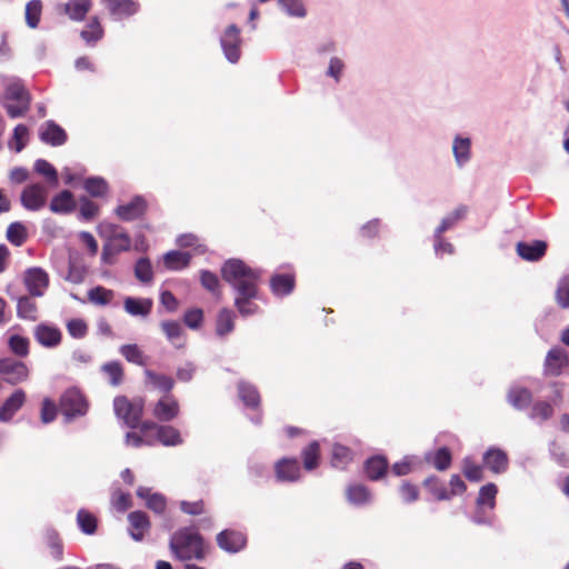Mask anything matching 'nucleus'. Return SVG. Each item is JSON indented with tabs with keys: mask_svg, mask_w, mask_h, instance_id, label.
Masks as SVG:
<instances>
[{
	"mask_svg": "<svg viewBox=\"0 0 569 569\" xmlns=\"http://www.w3.org/2000/svg\"><path fill=\"white\" fill-rule=\"evenodd\" d=\"M89 302L96 306H107L114 298V291L102 286H97L87 292Z\"/></svg>",
	"mask_w": 569,
	"mask_h": 569,
	"instance_id": "nucleus-39",
	"label": "nucleus"
},
{
	"mask_svg": "<svg viewBox=\"0 0 569 569\" xmlns=\"http://www.w3.org/2000/svg\"><path fill=\"white\" fill-rule=\"evenodd\" d=\"M129 532L132 539L141 541L150 529V521L143 511H132L128 515Z\"/></svg>",
	"mask_w": 569,
	"mask_h": 569,
	"instance_id": "nucleus-23",
	"label": "nucleus"
},
{
	"mask_svg": "<svg viewBox=\"0 0 569 569\" xmlns=\"http://www.w3.org/2000/svg\"><path fill=\"white\" fill-rule=\"evenodd\" d=\"M301 459L303 468L308 471H312L318 468L320 462V445L318 441H311L301 451Z\"/></svg>",
	"mask_w": 569,
	"mask_h": 569,
	"instance_id": "nucleus-35",
	"label": "nucleus"
},
{
	"mask_svg": "<svg viewBox=\"0 0 569 569\" xmlns=\"http://www.w3.org/2000/svg\"><path fill=\"white\" fill-rule=\"evenodd\" d=\"M347 499L353 505H363L370 500V491L363 485H352L347 488Z\"/></svg>",
	"mask_w": 569,
	"mask_h": 569,
	"instance_id": "nucleus-49",
	"label": "nucleus"
},
{
	"mask_svg": "<svg viewBox=\"0 0 569 569\" xmlns=\"http://www.w3.org/2000/svg\"><path fill=\"white\" fill-rule=\"evenodd\" d=\"M161 329L166 337L178 348L183 346L182 327L178 321L167 320L161 322Z\"/></svg>",
	"mask_w": 569,
	"mask_h": 569,
	"instance_id": "nucleus-41",
	"label": "nucleus"
},
{
	"mask_svg": "<svg viewBox=\"0 0 569 569\" xmlns=\"http://www.w3.org/2000/svg\"><path fill=\"white\" fill-rule=\"evenodd\" d=\"M450 490H448L443 481L436 477L429 476L423 480L426 490L439 501L450 500L455 496H460L466 492L467 485L459 475H452L449 480Z\"/></svg>",
	"mask_w": 569,
	"mask_h": 569,
	"instance_id": "nucleus-5",
	"label": "nucleus"
},
{
	"mask_svg": "<svg viewBox=\"0 0 569 569\" xmlns=\"http://www.w3.org/2000/svg\"><path fill=\"white\" fill-rule=\"evenodd\" d=\"M34 170L47 178L48 182L52 184L58 183V172L56 168L44 159H39L34 163Z\"/></svg>",
	"mask_w": 569,
	"mask_h": 569,
	"instance_id": "nucleus-58",
	"label": "nucleus"
},
{
	"mask_svg": "<svg viewBox=\"0 0 569 569\" xmlns=\"http://www.w3.org/2000/svg\"><path fill=\"white\" fill-rule=\"evenodd\" d=\"M220 42L226 58L232 63L238 62L241 56L240 29L236 24H230L223 32Z\"/></svg>",
	"mask_w": 569,
	"mask_h": 569,
	"instance_id": "nucleus-10",
	"label": "nucleus"
},
{
	"mask_svg": "<svg viewBox=\"0 0 569 569\" xmlns=\"http://www.w3.org/2000/svg\"><path fill=\"white\" fill-rule=\"evenodd\" d=\"M483 467L492 473H502L508 469L509 459L507 453L499 448H489L482 458Z\"/></svg>",
	"mask_w": 569,
	"mask_h": 569,
	"instance_id": "nucleus-19",
	"label": "nucleus"
},
{
	"mask_svg": "<svg viewBox=\"0 0 569 569\" xmlns=\"http://www.w3.org/2000/svg\"><path fill=\"white\" fill-rule=\"evenodd\" d=\"M278 2L281 9L290 16L299 18L306 16V9L301 0H278Z\"/></svg>",
	"mask_w": 569,
	"mask_h": 569,
	"instance_id": "nucleus-61",
	"label": "nucleus"
},
{
	"mask_svg": "<svg viewBox=\"0 0 569 569\" xmlns=\"http://www.w3.org/2000/svg\"><path fill=\"white\" fill-rule=\"evenodd\" d=\"M203 321V311L200 308L187 310L183 316V322L190 329H198Z\"/></svg>",
	"mask_w": 569,
	"mask_h": 569,
	"instance_id": "nucleus-63",
	"label": "nucleus"
},
{
	"mask_svg": "<svg viewBox=\"0 0 569 569\" xmlns=\"http://www.w3.org/2000/svg\"><path fill=\"white\" fill-rule=\"evenodd\" d=\"M108 9L114 16H132L138 11V3L132 0H106Z\"/></svg>",
	"mask_w": 569,
	"mask_h": 569,
	"instance_id": "nucleus-43",
	"label": "nucleus"
},
{
	"mask_svg": "<svg viewBox=\"0 0 569 569\" xmlns=\"http://www.w3.org/2000/svg\"><path fill=\"white\" fill-rule=\"evenodd\" d=\"M147 210V200L142 196H134L129 202L118 206L114 213L122 221H133L142 218Z\"/></svg>",
	"mask_w": 569,
	"mask_h": 569,
	"instance_id": "nucleus-13",
	"label": "nucleus"
},
{
	"mask_svg": "<svg viewBox=\"0 0 569 569\" xmlns=\"http://www.w3.org/2000/svg\"><path fill=\"white\" fill-rule=\"evenodd\" d=\"M467 213V207L461 206L445 217L435 232V250H439L442 246V233L452 228L459 220L463 219Z\"/></svg>",
	"mask_w": 569,
	"mask_h": 569,
	"instance_id": "nucleus-25",
	"label": "nucleus"
},
{
	"mask_svg": "<svg viewBox=\"0 0 569 569\" xmlns=\"http://www.w3.org/2000/svg\"><path fill=\"white\" fill-rule=\"evenodd\" d=\"M6 236L11 244L20 247L27 241L28 231L21 222H12L8 226Z\"/></svg>",
	"mask_w": 569,
	"mask_h": 569,
	"instance_id": "nucleus-46",
	"label": "nucleus"
},
{
	"mask_svg": "<svg viewBox=\"0 0 569 569\" xmlns=\"http://www.w3.org/2000/svg\"><path fill=\"white\" fill-rule=\"evenodd\" d=\"M134 274L141 282H150L153 277L152 267L147 258H140L134 267Z\"/></svg>",
	"mask_w": 569,
	"mask_h": 569,
	"instance_id": "nucleus-60",
	"label": "nucleus"
},
{
	"mask_svg": "<svg viewBox=\"0 0 569 569\" xmlns=\"http://www.w3.org/2000/svg\"><path fill=\"white\" fill-rule=\"evenodd\" d=\"M216 541L220 549L229 553H236L246 547L247 537L239 530L224 529L217 535Z\"/></svg>",
	"mask_w": 569,
	"mask_h": 569,
	"instance_id": "nucleus-14",
	"label": "nucleus"
},
{
	"mask_svg": "<svg viewBox=\"0 0 569 569\" xmlns=\"http://www.w3.org/2000/svg\"><path fill=\"white\" fill-rule=\"evenodd\" d=\"M157 438L163 446H178L182 443L179 430L169 425H161L158 428Z\"/></svg>",
	"mask_w": 569,
	"mask_h": 569,
	"instance_id": "nucleus-40",
	"label": "nucleus"
},
{
	"mask_svg": "<svg viewBox=\"0 0 569 569\" xmlns=\"http://www.w3.org/2000/svg\"><path fill=\"white\" fill-rule=\"evenodd\" d=\"M42 13V2L41 0H31L26 4V22L27 24L34 29L38 27L40 22Z\"/></svg>",
	"mask_w": 569,
	"mask_h": 569,
	"instance_id": "nucleus-50",
	"label": "nucleus"
},
{
	"mask_svg": "<svg viewBox=\"0 0 569 569\" xmlns=\"http://www.w3.org/2000/svg\"><path fill=\"white\" fill-rule=\"evenodd\" d=\"M33 336L37 342L46 348H54L62 340L61 331L57 327L46 323L38 325L33 330Z\"/></svg>",
	"mask_w": 569,
	"mask_h": 569,
	"instance_id": "nucleus-20",
	"label": "nucleus"
},
{
	"mask_svg": "<svg viewBox=\"0 0 569 569\" xmlns=\"http://www.w3.org/2000/svg\"><path fill=\"white\" fill-rule=\"evenodd\" d=\"M452 150L459 164L467 162L470 158V140L468 138H456Z\"/></svg>",
	"mask_w": 569,
	"mask_h": 569,
	"instance_id": "nucleus-54",
	"label": "nucleus"
},
{
	"mask_svg": "<svg viewBox=\"0 0 569 569\" xmlns=\"http://www.w3.org/2000/svg\"><path fill=\"white\" fill-rule=\"evenodd\" d=\"M191 256L188 252L170 251L164 254V266L170 270L186 268L190 262Z\"/></svg>",
	"mask_w": 569,
	"mask_h": 569,
	"instance_id": "nucleus-45",
	"label": "nucleus"
},
{
	"mask_svg": "<svg viewBox=\"0 0 569 569\" xmlns=\"http://www.w3.org/2000/svg\"><path fill=\"white\" fill-rule=\"evenodd\" d=\"M556 301L560 308H569V274L563 276L558 282Z\"/></svg>",
	"mask_w": 569,
	"mask_h": 569,
	"instance_id": "nucleus-57",
	"label": "nucleus"
},
{
	"mask_svg": "<svg viewBox=\"0 0 569 569\" xmlns=\"http://www.w3.org/2000/svg\"><path fill=\"white\" fill-rule=\"evenodd\" d=\"M67 330L72 338L82 339L88 332V326L83 319L74 318L67 322Z\"/></svg>",
	"mask_w": 569,
	"mask_h": 569,
	"instance_id": "nucleus-62",
	"label": "nucleus"
},
{
	"mask_svg": "<svg viewBox=\"0 0 569 569\" xmlns=\"http://www.w3.org/2000/svg\"><path fill=\"white\" fill-rule=\"evenodd\" d=\"M238 393L240 399L247 407L257 409L260 406V393L254 386L246 382H240L238 385Z\"/></svg>",
	"mask_w": 569,
	"mask_h": 569,
	"instance_id": "nucleus-37",
	"label": "nucleus"
},
{
	"mask_svg": "<svg viewBox=\"0 0 569 569\" xmlns=\"http://www.w3.org/2000/svg\"><path fill=\"white\" fill-rule=\"evenodd\" d=\"M170 549L179 560L189 561L204 559L210 548L199 532L182 528L172 535Z\"/></svg>",
	"mask_w": 569,
	"mask_h": 569,
	"instance_id": "nucleus-2",
	"label": "nucleus"
},
{
	"mask_svg": "<svg viewBox=\"0 0 569 569\" xmlns=\"http://www.w3.org/2000/svg\"><path fill=\"white\" fill-rule=\"evenodd\" d=\"M274 472L279 481H297L300 478V466L296 458H282L276 462Z\"/></svg>",
	"mask_w": 569,
	"mask_h": 569,
	"instance_id": "nucleus-22",
	"label": "nucleus"
},
{
	"mask_svg": "<svg viewBox=\"0 0 569 569\" xmlns=\"http://www.w3.org/2000/svg\"><path fill=\"white\" fill-rule=\"evenodd\" d=\"M83 187L86 191L92 197H103L109 190L107 181L100 177L86 179Z\"/></svg>",
	"mask_w": 569,
	"mask_h": 569,
	"instance_id": "nucleus-51",
	"label": "nucleus"
},
{
	"mask_svg": "<svg viewBox=\"0 0 569 569\" xmlns=\"http://www.w3.org/2000/svg\"><path fill=\"white\" fill-rule=\"evenodd\" d=\"M388 467L389 463L385 457L373 456L366 460L365 472L370 480L377 481L386 476Z\"/></svg>",
	"mask_w": 569,
	"mask_h": 569,
	"instance_id": "nucleus-27",
	"label": "nucleus"
},
{
	"mask_svg": "<svg viewBox=\"0 0 569 569\" xmlns=\"http://www.w3.org/2000/svg\"><path fill=\"white\" fill-rule=\"evenodd\" d=\"M111 503L118 511L124 512L132 506L131 495L121 489H116L111 497Z\"/></svg>",
	"mask_w": 569,
	"mask_h": 569,
	"instance_id": "nucleus-59",
	"label": "nucleus"
},
{
	"mask_svg": "<svg viewBox=\"0 0 569 569\" xmlns=\"http://www.w3.org/2000/svg\"><path fill=\"white\" fill-rule=\"evenodd\" d=\"M296 287L293 273H277L270 279L271 291L279 297L290 295Z\"/></svg>",
	"mask_w": 569,
	"mask_h": 569,
	"instance_id": "nucleus-26",
	"label": "nucleus"
},
{
	"mask_svg": "<svg viewBox=\"0 0 569 569\" xmlns=\"http://www.w3.org/2000/svg\"><path fill=\"white\" fill-rule=\"evenodd\" d=\"M10 352L19 358H26L30 353V339L20 335H11L8 339Z\"/></svg>",
	"mask_w": 569,
	"mask_h": 569,
	"instance_id": "nucleus-38",
	"label": "nucleus"
},
{
	"mask_svg": "<svg viewBox=\"0 0 569 569\" xmlns=\"http://www.w3.org/2000/svg\"><path fill=\"white\" fill-rule=\"evenodd\" d=\"M222 279L236 291V297L258 298L260 271L242 260L230 259L221 268Z\"/></svg>",
	"mask_w": 569,
	"mask_h": 569,
	"instance_id": "nucleus-1",
	"label": "nucleus"
},
{
	"mask_svg": "<svg viewBox=\"0 0 569 569\" xmlns=\"http://www.w3.org/2000/svg\"><path fill=\"white\" fill-rule=\"evenodd\" d=\"M137 496L146 500L147 507L156 513H162L166 510V498L160 493H150V489L140 487L137 490Z\"/></svg>",
	"mask_w": 569,
	"mask_h": 569,
	"instance_id": "nucleus-30",
	"label": "nucleus"
},
{
	"mask_svg": "<svg viewBox=\"0 0 569 569\" xmlns=\"http://www.w3.org/2000/svg\"><path fill=\"white\" fill-rule=\"evenodd\" d=\"M256 298L236 297L234 306L242 317L253 316L259 312V306L253 301Z\"/></svg>",
	"mask_w": 569,
	"mask_h": 569,
	"instance_id": "nucleus-56",
	"label": "nucleus"
},
{
	"mask_svg": "<svg viewBox=\"0 0 569 569\" xmlns=\"http://www.w3.org/2000/svg\"><path fill=\"white\" fill-rule=\"evenodd\" d=\"M399 491L405 502L410 503L419 499V488L409 481H403Z\"/></svg>",
	"mask_w": 569,
	"mask_h": 569,
	"instance_id": "nucleus-64",
	"label": "nucleus"
},
{
	"mask_svg": "<svg viewBox=\"0 0 569 569\" xmlns=\"http://www.w3.org/2000/svg\"><path fill=\"white\" fill-rule=\"evenodd\" d=\"M143 400H129L126 396H118L113 400L116 416L131 429L138 428L143 416Z\"/></svg>",
	"mask_w": 569,
	"mask_h": 569,
	"instance_id": "nucleus-7",
	"label": "nucleus"
},
{
	"mask_svg": "<svg viewBox=\"0 0 569 569\" xmlns=\"http://www.w3.org/2000/svg\"><path fill=\"white\" fill-rule=\"evenodd\" d=\"M23 283L31 297H42L50 283L49 274L42 268H29L24 272Z\"/></svg>",
	"mask_w": 569,
	"mask_h": 569,
	"instance_id": "nucleus-9",
	"label": "nucleus"
},
{
	"mask_svg": "<svg viewBox=\"0 0 569 569\" xmlns=\"http://www.w3.org/2000/svg\"><path fill=\"white\" fill-rule=\"evenodd\" d=\"M123 308L126 312L131 316L146 317L151 312L152 301L150 299L127 297L123 302Z\"/></svg>",
	"mask_w": 569,
	"mask_h": 569,
	"instance_id": "nucleus-32",
	"label": "nucleus"
},
{
	"mask_svg": "<svg viewBox=\"0 0 569 569\" xmlns=\"http://www.w3.org/2000/svg\"><path fill=\"white\" fill-rule=\"evenodd\" d=\"M47 188L40 183L27 186L21 192V204L30 211H38L47 202Z\"/></svg>",
	"mask_w": 569,
	"mask_h": 569,
	"instance_id": "nucleus-11",
	"label": "nucleus"
},
{
	"mask_svg": "<svg viewBox=\"0 0 569 569\" xmlns=\"http://www.w3.org/2000/svg\"><path fill=\"white\" fill-rule=\"evenodd\" d=\"M425 459L439 471L447 470L452 462L451 452L447 447H442L437 449L435 452L427 453Z\"/></svg>",
	"mask_w": 569,
	"mask_h": 569,
	"instance_id": "nucleus-31",
	"label": "nucleus"
},
{
	"mask_svg": "<svg viewBox=\"0 0 569 569\" xmlns=\"http://www.w3.org/2000/svg\"><path fill=\"white\" fill-rule=\"evenodd\" d=\"M568 355L565 349L559 347L551 348L545 358L543 375L547 377H559L568 366Z\"/></svg>",
	"mask_w": 569,
	"mask_h": 569,
	"instance_id": "nucleus-15",
	"label": "nucleus"
},
{
	"mask_svg": "<svg viewBox=\"0 0 569 569\" xmlns=\"http://www.w3.org/2000/svg\"><path fill=\"white\" fill-rule=\"evenodd\" d=\"M39 137L42 142L53 147L62 146L67 141L66 131L52 120L44 123L40 130Z\"/></svg>",
	"mask_w": 569,
	"mask_h": 569,
	"instance_id": "nucleus-24",
	"label": "nucleus"
},
{
	"mask_svg": "<svg viewBox=\"0 0 569 569\" xmlns=\"http://www.w3.org/2000/svg\"><path fill=\"white\" fill-rule=\"evenodd\" d=\"M548 244L542 240H533L532 242L519 241L516 244L517 254L526 261H539L547 252Z\"/></svg>",
	"mask_w": 569,
	"mask_h": 569,
	"instance_id": "nucleus-18",
	"label": "nucleus"
},
{
	"mask_svg": "<svg viewBox=\"0 0 569 569\" xmlns=\"http://www.w3.org/2000/svg\"><path fill=\"white\" fill-rule=\"evenodd\" d=\"M180 413V406L174 396H162L152 407V416L161 422H169Z\"/></svg>",
	"mask_w": 569,
	"mask_h": 569,
	"instance_id": "nucleus-12",
	"label": "nucleus"
},
{
	"mask_svg": "<svg viewBox=\"0 0 569 569\" xmlns=\"http://www.w3.org/2000/svg\"><path fill=\"white\" fill-rule=\"evenodd\" d=\"M28 366L19 360L11 358L0 359V375L4 377V381L11 386H16L29 378Z\"/></svg>",
	"mask_w": 569,
	"mask_h": 569,
	"instance_id": "nucleus-8",
	"label": "nucleus"
},
{
	"mask_svg": "<svg viewBox=\"0 0 569 569\" xmlns=\"http://www.w3.org/2000/svg\"><path fill=\"white\" fill-rule=\"evenodd\" d=\"M144 386L149 389L162 392L163 396L170 395L174 388V379L166 373L157 372L151 369L143 371Z\"/></svg>",
	"mask_w": 569,
	"mask_h": 569,
	"instance_id": "nucleus-17",
	"label": "nucleus"
},
{
	"mask_svg": "<svg viewBox=\"0 0 569 569\" xmlns=\"http://www.w3.org/2000/svg\"><path fill=\"white\" fill-rule=\"evenodd\" d=\"M76 208L73 194L69 190H63L54 196L50 202V210L54 213L71 212Z\"/></svg>",
	"mask_w": 569,
	"mask_h": 569,
	"instance_id": "nucleus-29",
	"label": "nucleus"
},
{
	"mask_svg": "<svg viewBox=\"0 0 569 569\" xmlns=\"http://www.w3.org/2000/svg\"><path fill=\"white\" fill-rule=\"evenodd\" d=\"M119 352L130 363L140 367H144L148 363V357L137 343L122 345Z\"/></svg>",
	"mask_w": 569,
	"mask_h": 569,
	"instance_id": "nucleus-33",
	"label": "nucleus"
},
{
	"mask_svg": "<svg viewBox=\"0 0 569 569\" xmlns=\"http://www.w3.org/2000/svg\"><path fill=\"white\" fill-rule=\"evenodd\" d=\"M353 460L352 450L343 445L335 443L331 450V465L337 469H346Z\"/></svg>",
	"mask_w": 569,
	"mask_h": 569,
	"instance_id": "nucleus-34",
	"label": "nucleus"
},
{
	"mask_svg": "<svg viewBox=\"0 0 569 569\" xmlns=\"http://www.w3.org/2000/svg\"><path fill=\"white\" fill-rule=\"evenodd\" d=\"M59 410L69 422L87 415L89 401L78 388H69L59 399Z\"/></svg>",
	"mask_w": 569,
	"mask_h": 569,
	"instance_id": "nucleus-4",
	"label": "nucleus"
},
{
	"mask_svg": "<svg viewBox=\"0 0 569 569\" xmlns=\"http://www.w3.org/2000/svg\"><path fill=\"white\" fill-rule=\"evenodd\" d=\"M46 543L54 560L60 561L63 557V543L56 531H49L46 536Z\"/></svg>",
	"mask_w": 569,
	"mask_h": 569,
	"instance_id": "nucleus-55",
	"label": "nucleus"
},
{
	"mask_svg": "<svg viewBox=\"0 0 569 569\" xmlns=\"http://www.w3.org/2000/svg\"><path fill=\"white\" fill-rule=\"evenodd\" d=\"M101 371L107 376L111 386L117 387L122 383L124 370L119 361H110L102 365Z\"/></svg>",
	"mask_w": 569,
	"mask_h": 569,
	"instance_id": "nucleus-42",
	"label": "nucleus"
},
{
	"mask_svg": "<svg viewBox=\"0 0 569 569\" xmlns=\"http://www.w3.org/2000/svg\"><path fill=\"white\" fill-rule=\"evenodd\" d=\"M92 8V0H67L57 6L59 14L67 16L72 21H83Z\"/></svg>",
	"mask_w": 569,
	"mask_h": 569,
	"instance_id": "nucleus-16",
	"label": "nucleus"
},
{
	"mask_svg": "<svg viewBox=\"0 0 569 569\" xmlns=\"http://www.w3.org/2000/svg\"><path fill=\"white\" fill-rule=\"evenodd\" d=\"M103 28L98 17H93L86 28L81 31L80 36L87 43H96L103 37Z\"/></svg>",
	"mask_w": 569,
	"mask_h": 569,
	"instance_id": "nucleus-44",
	"label": "nucleus"
},
{
	"mask_svg": "<svg viewBox=\"0 0 569 569\" xmlns=\"http://www.w3.org/2000/svg\"><path fill=\"white\" fill-rule=\"evenodd\" d=\"M234 329V313L228 309L222 308L216 320V333L219 337H224L232 332Z\"/></svg>",
	"mask_w": 569,
	"mask_h": 569,
	"instance_id": "nucleus-36",
	"label": "nucleus"
},
{
	"mask_svg": "<svg viewBox=\"0 0 569 569\" xmlns=\"http://www.w3.org/2000/svg\"><path fill=\"white\" fill-rule=\"evenodd\" d=\"M98 234L104 240L101 254L103 263L112 264L117 254L131 248L129 233L116 223L101 222L98 226Z\"/></svg>",
	"mask_w": 569,
	"mask_h": 569,
	"instance_id": "nucleus-3",
	"label": "nucleus"
},
{
	"mask_svg": "<svg viewBox=\"0 0 569 569\" xmlns=\"http://www.w3.org/2000/svg\"><path fill=\"white\" fill-rule=\"evenodd\" d=\"M483 465H477L470 458H465L462 461V472L465 477L472 482H478L483 479Z\"/></svg>",
	"mask_w": 569,
	"mask_h": 569,
	"instance_id": "nucleus-53",
	"label": "nucleus"
},
{
	"mask_svg": "<svg viewBox=\"0 0 569 569\" xmlns=\"http://www.w3.org/2000/svg\"><path fill=\"white\" fill-rule=\"evenodd\" d=\"M30 93L20 83H11L4 92L3 106L11 118L24 116L30 109Z\"/></svg>",
	"mask_w": 569,
	"mask_h": 569,
	"instance_id": "nucleus-6",
	"label": "nucleus"
},
{
	"mask_svg": "<svg viewBox=\"0 0 569 569\" xmlns=\"http://www.w3.org/2000/svg\"><path fill=\"white\" fill-rule=\"evenodd\" d=\"M33 297L22 296L17 300V316L27 321H36L38 319V305Z\"/></svg>",
	"mask_w": 569,
	"mask_h": 569,
	"instance_id": "nucleus-28",
	"label": "nucleus"
},
{
	"mask_svg": "<svg viewBox=\"0 0 569 569\" xmlns=\"http://www.w3.org/2000/svg\"><path fill=\"white\" fill-rule=\"evenodd\" d=\"M27 399L26 391L17 389L0 407V421L8 422L22 408Z\"/></svg>",
	"mask_w": 569,
	"mask_h": 569,
	"instance_id": "nucleus-21",
	"label": "nucleus"
},
{
	"mask_svg": "<svg viewBox=\"0 0 569 569\" xmlns=\"http://www.w3.org/2000/svg\"><path fill=\"white\" fill-rule=\"evenodd\" d=\"M498 493V488L495 483L490 482L482 486L479 490L477 505L479 507L486 506L490 509H493L496 506V497Z\"/></svg>",
	"mask_w": 569,
	"mask_h": 569,
	"instance_id": "nucleus-48",
	"label": "nucleus"
},
{
	"mask_svg": "<svg viewBox=\"0 0 569 569\" xmlns=\"http://www.w3.org/2000/svg\"><path fill=\"white\" fill-rule=\"evenodd\" d=\"M77 522L81 531L86 535H93L97 530V518L84 509L78 511Z\"/></svg>",
	"mask_w": 569,
	"mask_h": 569,
	"instance_id": "nucleus-52",
	"label": "nucleus"
},
{
	"mask_svg": "<svg viewBox=\"0 0 569 569\" xmlns=\"http://www.w3.org/2000/svg\"><path fill=\"white\" fill-rule=\"evenodd\" d=\"M508 400L515 408L525 409L531 403L532 395L526 388H515L508 393Z\"/></svg>",
	"mask_w": 569,
	"mask_h": 569,
	"instance_id": "nucleus-47",
	"label": "nucleus"
}]
</instances>
